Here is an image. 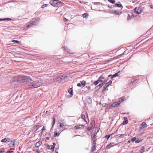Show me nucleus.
I'll list each match as a JSON object with an SVG mask.
<instances>
[{
  "mask_svg": "<svg viewBox=\"0 0 153 153\" xmlns=\"http://www.w3.org/2000/svg\"><path fill=\"white\" fill-rule=\"evenodd\" d=\"M81 117L82 119L84 121L87 122L86 120L85 117L84 115L82 114L81 115Z\"/></svg>",
  "mask_w": 153,
  "mask_h": 153,
  "instance_id": "obj_31",
  "label": "nucleus"
},
{
  "mask_svg": "<svg viewBox=\"0 0 153 153\" xmlns=\"http://www.w3.org/2000/svg\"><path fill=\"white\" fill-rule=\"evenodd\" d=\"M21 76H13L10 80V83L12 84H16L17 82H21Z\"/></svg>",
  "mask_w": 153,
  "mask_h": 153,
  "instance_id": "obj_2",
  "label": "nucleus"
},
{
  "mask_svg": "<svg viewBox=\"0 0 153 153\" xmlns=\"http://www.w3.org/2000/svg\"><path fill=\"white\" fill-rule=\"evenodd\" d=\"M92 145L93 146H96V139H95L94 140H92Z\"/></svg>",
  "mask_w": 153,
  "mask_h": 153,
  "instance_id": "obj_35",
  "label": "nucleus"
},
{
  "mask_svg": "<svg viewBox=\"0 0 153 153\" xmlns=\"http://www.w3.org/2000/svg\"><path fill=\"white\" fill-rule=\"evenodd\" d=\"M124 135H125L124 134H121L120 135L119 137H120V138H122L124 136Z\"/></svg>",
  "mask_w": 153,
  "mask_h": 153,
  "instance_id": "obj_53",
  "label": "nucleus"
},
{
  "mask_svg": "<svg viewBox=\"0 0 153 153\" xmlns=\"http://www.w3.org/2000/svg\"><path fill=\"white\" fill-rule=\"evenodd\" d=\"M84 128V126L83 125H77L74 127V128L76 130L79 129H82Z\"/></svg>",
  "mask_w": 153,
  "mask_h": 153,
  "instance_id": "obj_9",
  "label": "nucleus"
},
{
  "mask_svg": "<svg viewBox=\"0 0 153 153\" xmlns=\"http://www.w3.org/2000/svg\"><path fill=\"white\" fill-rule=\"evenodd\" d=\"M16 140H10V147H15V146L16 145Z\"/></svg>",
  "mask_w": 153,
  "mask_h": 153,
  "instance_id": "obj_10",
  "label": "nucleus"
},
{
  "mask_svg": "<svg viewBox=\"0 0 153 153\" xmlns=\"http://www.w3.org/2000/svg\"><path fill=\"white\" fill-rule=\"evenodd\" d=\"M87 101L89 104H91L92 102V99L91 98L88 97L87 99Z\"/></svg>",
  "mask_w": 153,
  "mask_h": 153,
  "instance_id": "obj_30",
  "label": "nucleus"
},
{
  "mask_svg": "<svg viewBox=\"0 0 153 153\" xmlns=\"http://www.w3.org/2000/svg\"><path fill=\"white\" fill-rule=\"evenodd\" d=\"M40 19L38 17L35 19L33 21H32L30 23L28 24L27 27V28L33 26L35 25L38 24V22L40 21Z\"/></svg>",
  "mask_w": 153,
  "mask_h": 153,
  "instance_id": "obj_4",
  "label": "nucleus"
},
{
  "mask_svg": "<svg viewBox=\"0 0 153 153\" xmlns=\"http://www.w3.org/2000/svg\"><path fill=\"white\" fill-rule=\"evenodd\" d=\"M17 58L16 56H15L14 57H13V58H12V59H10V60H11L12 61H14V62H18V61L17 59Z\"/></svg>",
  "mask_w": 153,
  "mask_h": 153,
  "instance_id": "obj_20",
  "label": "nucleus"
},
{
  "mask_svg": "<svg viewBox=\"0 0 153 153\" xmlns=\"http://www.w3.org/2000/svg\"><path fill=\"white\" fill-rule=\"evenodd\" d=\"M40 126L38 125H37L35 126H34L33 127V129L35 131H37L40 127Z\"/></svg>",
  "mask_w": 153,
  "mask_h": 153,
  "instance_id": "obj_19",
  "label": "nucleus"
},
{
  "mask_svg": "<svg viewBox=\"0 0 153 153\" xmlns=\"http://www.w3.org/2000/svg\"><path fill=\"white\" fill-rule=\"evenodd\" d=\"M51 149L52 150V151L53 152L54 151V149L55 148L54 146H53V145H51Z\"/></svg>",
  "mask_w": 153,
  "mask_h": 153,
  "instance_id": "obj_44",
  "label": "nucleus"
},
{
  "mask_svg": "<svg viewBox=\"0 0 153 153\" xmlns=\"http://www.w3.org/2000/svg\"><path fill=\"white\" fill-rule=\"evenodd\" d=\"M105 79V77L103 76H100L99 78V79L100 81L101 82H103V79Z\"/></svg>",
  "mask_w": 153,
  "mask_h": 153,
  "instance_id": "obj_26",
  "label": "nucleus"
},
{
  "mask_svg": "<svg viewBox=\"0 0 153 153\" xmlns=\"http://www.w3.org/2000/svg\"><path fill=\"white\" fill-rule=\"evenodd\" d=\"M45 147L47 149H50V146L48 144L45 145Z\"/></svg>",
  "mask_w": 153,
  "mask_h": 153,
  "instance_id": "obj_46",
  "label": "nucleus"
},
{
  "mask_svg": "<svg viewBox=\"0 0 153 153\" xmlns=\"http://www.w3.org/2000/svg\"><path fill=\"white\" fill-rule=\"evenodd\" d=\"M11 45V44L10 43V45ZM13 45H10V51H11V49L13 48Z\"/></svg>",
  "mask_w": 153,
  "mask_h": 153,
  "instance_id": "obj_56",
  "label": "nucleus"
},
{
  "mask_svg": "<svg viewBox=\"0 0 153 153\" xmlns=\"http://www.w3.org/2000/svg\"><path fill=\"white\" fill-rule=\"evenodd\" d=\"M134 16H129L127 18V20L129 21L131 19H133L134 18Z\"/></svg>",
  "mask_w": 153,
  "mask_h": 153,
  "instance_id": "obj_34",
  "label": "nucleus"
},
{
  "mask_svg": "<svg viewBox=\"0 0 153 153\" xmlns=\"http://www.w3.org/2000/svg\"><path fill=\"white\" fill-rule=\"evenodd\" d=\"M41 83L39 80H36L30 83L29 85V87L31 88H34L39 87L41 85Z\"/></svg>",
  "mask_w": 153,
  "mask_h": 153,
  "instance_id": "obj_1",
  "label": "nucleus"
},
{
  "mask_svg": "<svg viewBox=\"0 0 153 153\" xmlns=\"http://www.w3.org/2000/svg\"><path fill=\"white\" fill-rule=\"evenodd\" d=\"M42 142L41 141H39L36 143L35 145V147L36 148H39L41 145Z\"/></svg>",
  "mask_w": 153,
  "mask_h": 153,
  "instance_id": "obj_15",
  "label": "nucleus"
},
{
  "mask_svg": "<svg viewBox=\"0 0 153 153\" xmlns=\"http://www.w3.org/2000/svg\"><path fill=\"white\" fill-rule=\"evenodd\" d=\"M10 141V139L8 138H5L4 139H2L1 141L2 142H8Z\"/></svg>",
  "mask_w": 153,
  "mask_h": 153,
  "instance_id": "obj_16",
  "label": "nucleus"
},
{
  "mask_svg": "<svg viewBox=\"0 0 153 153\" xmlns=\"http://www.w3.org/2000/svg\"><path fill=\"white\" fill-rule=\"evenodd\" d=\"M113 133H112L110 134H108L107 135H106L105 136V137L107 139V140H108L109 138L113 134Z\"/></svg>",
  "mask_w": 153,
  "mask_h": 153,
  "instance_id": "obj_24",
  "label": "nucleus"
},
{
  "mask_svg": "<svg viewBox=\"0 0 153 153\" xmlns=\"http://www.w3.org/2000/svg\"><path fill=\"white\" fill-rule=\"evenodd\" d=\"M15 56H16V55L14 53H12L11 52H10V58L11 59H12L13 57H14Z\"/></svg>",
  "mask_w": 153,
  "mask_h": 153,
  "instance_id": "obj_33",
  "label": "nucleus"
},
{
  "mask_svg": "<svg viewBox=\"0 0 153 153\" xmlns=\"http://www.w3.org/2000/svg\"><path fill=\"white\" fill-rule=\"evenodd\" d=\"M112 143H110V144H108V145L106 146V147L105 148L106 149H109L110 148L111 146L113 147L114 145L112 146Z\"/></svg>",
  "mask_w": 153,
  "mask_h": 153,
  "instance_id": "obj_29",
  "label": "nucleus"
},
{
  "mask_svg": "<svg viewBox=\"0 0 153 153\" xmlns=\"http://www.w3.org/2000/svg\"><path fill=\"white\" fill-rule=\"evenodd\" d=\"M108 1L109 2L113 4H114L115 2V0H108Z\"/></svg>",
  "mask_w": 153,
  "mask_h": 153,
  "instance_id": "obj_40",
  "label": "nucleus"
},
{
  "mask_svg": "<svg viewBox=\"0 0 153 153\" xmlns=\"http://www.w3.org/2000/svg\"><path fill=\"white\" fill-rule=\"evenodd\" d=\"M140 7H139L137 8V11H140Z\"/></svg>",
  "mask_w": 153,
  "mask_h": 153,
  "instance_id": "obj_64",
  "label": "nucleus"
},
{
  "mask_svg": "<svg viewBox=\"0 0 153 153\" xmlns=\"http://www.w3.org/2000/svg\"><path fill=\"white\" fill-rule=\"evenodd\" d=\"M106 87V85H105V86H104L103 87V89L102 90V91H104L106 90H107L108 89L107 88L108 87Z\"/></svg>",
  "mask_w": 153,
  "mask_h": 153,
  "instance_id": "obj_45",
  "label": "nucleus"
},
{
  "mask_svg": "<svg viewBox=\"0 0 153 153\" xmlns=\"http://www.w3.org/2000/svg\"><path fill=\"white\" fill-rule=\"evenodd\" d=\"M120 104V102H115L111 104V106L114 107H117Z\"/></svg>",
  "mask_w": 153,
  "mask_h": 153,
  "instance_id": "obj_12",
  "label": "nucleus"
},
{
  "mask_svg": "<svg viewBox=\"0 0 153 153\" xmlns=\"http://www.w3.org/2000/svg\"><path fill=\"white\" fill-rule=\"evenodd\" d=\"M142 125L143 128H146L147 127V124L145 122H143L142 123Z\"/></svg>",
  "mask_w": 153,
  "mask_h": 153,
  "instance_id": "obj_38",
  "label": "nucleus"
},
{
  "mask_svg": "<svg viewBox=\"0 0 153 153\" xmlns=\"http://www.w3.org/2000/svg\"><path fill=\"white\" fill-rule=\"evenodd\" d=\"M36 151L37 153H40V151L39 149L36 150Z\"/></svg>",
  "mask_w": 153,
  "mask_h": 153,
  "instance_id": "obj_58",
  "label": "nucleus"
},
{
  "mask_svg": "<svg viewBox=\"0 0 153 153\" xmlns=\"http://www.w3.org/2000/svg\"><path fill=\"white\" fill-rule=\"evenodd\" d=\"M21 82H28L32 81L30 77L27 76H21Z\"/></svg>",
  "mask_w": 153,
  "mask_h": 153,
  "instance_id": "obj_5",
  "label": "nucleus"
},
{
  "mask_svg": "<svg viewBox=\"0 0 153 153\" xmlns=\"http://www.w3.org/2000/svg\"><path fill=\"white\" fill-rule=\"evenodd\" d=\"M88 15L87 13H85L82 14V16L83 18H86L88 17Z\"/></svg>",
  "mask_w": 153,
  "mask_h": 153,
  "instance_id": "obj_43",
  "label": "nucleus"
},
{
  "mask_svg": "<svg viewBox=\"0 0 153 153\" xmlns=\"http://www.w3.org/2000/svg\"><path fill=\"white\" fill-rule=\"evenodd\" d=\"M96 137V134H92L91 139V140H94L95 139V138Z\"/></svg>",
  "mask_w": 153,
  "mask_h": 153,
  "instance_id": "obj_23",
  "label": "nucleus"
},
{
  "mask_svg": "<svg viewBox=\"0 0 153 153\" xmlns=\"http://www.w3.org/2000/svg\"><path fill=\"white\" fill-rule=\"evenodd\" d=\"M86 88H87V89H90L91 88L90 86H86Z\"/></svg>",
  "mask_w": 153,
  "mask_h": 153,
  "instance_id": "obj_61",
  "label": "nucleus"
},
{
  "mask_svg": "<svg viewBox=\"0 0 153 153\" xmlns=\"http://www.w3.org/2000/svg\"><path fill=\"white\" fill-rule=\"evenodd\" d=\"M77 86H78V87H81V86H82V85H81V83H77Z\"/></svg>",
  "mask_w": 153,
  "mask_h": 153,
  "instance_id": "obj_52",
  "label": "nucleus"
},
{
  "mask_svg": "<svg viewBox=\"0 0 153 153\" xmlns=\"http://www.w3.org/2000/svg\"><path fill=\"white\" fill-rule=\"evenodd\" d=\"M59 134H60V133L56 132H55L54 135V137H55L57 136H59Z\"/></svg>",
  "mask_w": 153,
  "mask_h": 153,
  "instance_id": "obj_37",
  "label": "nucleus"
},
{
  "mask_svg": "<svg viewBox=\"0 0 153 153\" xmlns=\"http://www.w3.org/2000/svg\"><path fill=\"white\" fill-rule=\"evenodd\" d=\"M45 127L44 126H43V127L42 128V132H43V130H45Z\"/></svg>",
  "mask_w": 153,
  "mask_h": 153,
  "instance_id": "obj_59",
  "label": "nucleus"
},
{
  "mask_svg": "<svg viewBox=\"0 0 153 153\" xmlns=\"http://www.w3.org/2000/svg\"><path fill=\"white\" fill-rule=\"evenodd\" d=\"M96 146H93L91 147V152H93L96 150Z\"/></svg>",
  "mask_w": 153,
  "mask_h": 153,
  "instance_id": "obj_21",
  "label": "nucleus"
},
{
  "mask_svg": "<svg viewBox=\"0 0 153 153\" xmlns=\"http://www.w3.org/2000/svg\"><path fill=\"white\" fill-rule=\"evenodd\" d=\"M11 42H13L16 43H17V44H19L21 43V42H20L19 41H18L17 40H12L11 41Z\"/></svg>",
  "mask_w": 153,
  "mask_h": 153,
  "instance_id": "obj_36",
  "label": "nucleus"
},
{
  "mask_svg": "<svg viewBox=\"0 0 153 153\" xmlns=\"http://www.w3.org/2000/svg\"><path fill=\"white\" fill-rule=\"evenodd\" d=\"M124 101V98L121 97L120 98L119 100V102H122Z\"/></svg>",
  "mask_w": 153,
  "mask_h": 153,
  "instance_id": "obj_42",
  "label": "nucleus"
},
{
  "mask_svg": "<svg viewBox=\"0 0 153 153\" xmlns=\"http://www.w3.org/2000/svg\"><path fill=\"white\" fill-rule=\"evenodd\" d=\"M137 80H135L134 79H131L129 80L128 83L130 84H135L137 83Z\"/></svg>",
  "mask_w": 153,
  "mask_h": 153,
  "instance_id": "obj_11",
  "label": "nucleus"
},
{
  "mask_svg": "<svg viewBox=\"0 0 153 153\" xmlns=\"http://www.w3.org/2000/svg\"><path fill=\"white\" fill-rule=\"evenodd\" d=\"M43 132H42V131H41V132L39 134V136H41Z\"/></svg>",
  "mask_w": 153,
  "mask_h": 153,
  "instance_id": "obj_63",
  "label": "nucleus"
},
{
  "mask_svg": "<svg viewBox=\"0 0 153 153\" xmlns=\"http://www.w3.org/2000/svg\"><path fill=\"white\" fill-rule=\"evenodd\" d=\"M63 49L65 53H66L67 54H68V53H69L70 54H73L72 51L67 47L63 46Z\"/></svg>",
  "mask_w": 153,
  "mask_h": 153,
  "instance_id": "obj_6",
  "label": "nucleus"
},
{
  "mask_svg": "<svg viewBox=\"0 0 153 153\" xmlns=\"http://www.w3.org/2000/svg\"><path fill=\"white\" fill-rule=\"evenodd\" d=\"M50 4L53 6L60 7L63 5V3L57 0H51L50 1Z\"/></svg>",
  "mask_w": 153,
  "mask_h": 153,
  "instance_id": "obj_3",
  "label": "nucleus"
},
{
  "mask_svg": "<svg viewBox=\"0 0 153 153\" xmlns=\"http://www.w3.org/2000/svg\"><path fill=\"white\" fill-rule=\"evenodd\" d=\"M98 81H97V80L94 81L93 83L94 84L95 86L98 84Z\"/></svg>",
  "mask_w": 153,
  "mask_h": 153,
  "instance_id": "obj_49",
  "label": "nucleus"
},
{
  "mask_svg": "<svg viewBox=\"0 0 153 153\" xmlns=\"http://www.w3.org/2000/svg\"><path fill=\"white\" fill-rule=\"evenodd\" d=\"M58 150H59L58 148L56 149V151H55L56 153H58Z\"/></svg>",
  "mask_w": 153,
  "mask_h": 153,
  "instance_id": "obj_57",
  "label": "nucleus"
},
{
  "mask_svg": "<svg viewBox=\"0 0 153 153\" xmlns=\"http://www.w3.org/2000/svg\"><path fill=\"white\" fill-rule=\"evenodd\" d=\"M137 7H135L134 9V12L136 13V12L137 11V10H136V9H137Z\"/></svg>",
  "mask_w": 153,
  "mask_h": 153,
  "instance_id": "obj_54",
  "label": "nucleus"
},
{
  "mask_svg": "<svg viewBox=\"0 0 153 153\" xmlns=\"http://www.w3.org/2000/svg\"><path fill=\"white\" fill-rule=\"evenodd\" d=\"M52 120H53V121H52V127H53L54 126V125L55 123L56 120H55V118H53Z\"/></svg>",
  "mask_w": 153,
  "mask_h": 153,
  "instance_id": "obj_39",
  "label": "nucleus"
},
{
  "mask_svg": "<svg viewBox=\"0 0 153 153\" xmlns=\"http://www.w3.org/2000/svg\"><path fill=\"white\" fill-rule=\"evenodd\" d=\"M108 78H107V79H105L104 81L105 82H106L108 80Z\"/></svg>",
  "mask_w": 153,
  "mask_h": 153,
  "instance_id": "obj_62",
  "label": "nucleus"
},
{
  "mask_svg": "<svg viewBox=\"0 0 153 153\" xmlns=\"http://www.w3.org/2000/svg\"><path fill=\"white\" fill-rule=\"evenodd\" d=\"M124 120L122 124L123 125H124L127 124L128 123V120L127 118L126 117H125L123 118Z\"/></svg>",
  "mask_w": 153,
  "mask_h": 153,
  "instance_id": "obj_14",
  "label": "nucleus"
},
{
  "mask_svg": "<svg viewBox=\"0 0 153 153\" xmlns=\"http://www.w3.org/2000/svg\"><path fill=\"white\" fill-rule=\"evenodd\" d=\"M92 125L91 124V125H89L88 127L87 128L86 132L88 135H89L91 134L92 132Z\"/></svg>",
  "mask_w": 153,
  "mask_h": 153,
  "instance_id": "obj_7",
  "label": "nucleus"
},
{
  "mask_svg": "<svg viewBox=\"0 0 153 153\" xmlns=\"http://www.w3.org/2000/svg\"><path fill=\"white\" fill-rule=\"evenodd\" d=\"M114 7H123V6L121 4H116L114 5L113 6Z\"/></svg>",
  "mask_w": 153,
  "mask_h": 153,
  "instance_id": "obj_25",
  "label": "nucleus"
},
{
  "mask_svg": "<svg viewBox=\"0 0 153 153\" xmlns=\"http://www.w3.org/2000/svg\"><path fill=\"white\" fill-rule=\"evenodd\" d=\"M145 147H144V146H142L141 148V149H140V153H143V152H145Z\"/></svg>",
  "mask_w": 153,
  "mask_h": 153,
  "instance_id": "obj_32",
  "label": "nucleus"
},
{
  "mask_svg": "<svg viewBox=\"0 0 153 153\" xmlns=\"http://www.w3.org/2000/svg\"><path fill=\"white\" fill-rule=\"evenodd\" d=\"M81 84L82 85V86L83 87H84L85 86L86 84V82L84 80H83L81 82H80Z\"/></svg>",
  "mask_w": 153,
  "mask_h": 153,
  "instance_id": "obj_28",
  "label": "nucleus"
},
{
  "mask_svg": "<svg viewBox=\"0 0 153 153\" xmlns=\"http://www.w3.org/2000/svg\"><path fill=\"white\" fill-rule=\"evenodd\" d=\"M136 140V137H134L131 139V141L132 142H133L134 141H135Z\"/></svg>",
  "mask_w": 153,
  "mask_h": 153,
  "instance_id": "obj_47",
  "label": "nucleus"
},
{
  "mask_svg": "<svg viewBox=\"0 0 153 153\" xmlns=\"http://www.w3.org/2000/svg\"><path fill=\"white\" fill-rule=\"evenodd\" d=\"M112 83V81L110 80L108 82L105 83V85L106 86V87H108Z\"/></svg>",
  "mask_w": 153,
  "mask_h": 153,
  "instance_id": "obj_18",
  "label": "nucleus"
},
{
  "mask_svg": "<svg viewBox=\"0 0 153 153\" xmlns=\"http://www.w3.org/2000/svg\"><path fill=\"white\" fill-rule=\"evenodd\" d=\"M48 6V4H44L42 5V8H44L45 7H47Z\"/></svg>",
  "mask_w": 153,
  "mask_h": 153,
  "instance_id": "obj_48",
  "label": "nucleus"
},
{
  "mask_svg": "<svg viewBox=\"0 0 153 153\" xmlns=\"http://www.w3.org/2000/svg\"><path fill=\"white\" fill-rule=\"evenodd\" d=\"M142 141V140H140V139H138L136 140L135 141V143H138Z\"/></svg>",
  "mask_w": 153,
  "mask_h": 153,
  "instance_id": "obj_41",
  "label": "nucleus"
},
{
  "mask_svg": "<svg viewBox=\"0 0 153 153\" xmlns=\"http://www.w3.org/2000/svg\"><path fill=\"white\" fill-rule=\"evenodd\" d=\"M67 125L65 122H63L62 123H60L59 127L62 128V131L65 130V127Z\"/></svg>",
  "mask_w": 153,
  "mask_h": 153,
  "instance_id": "obj_8",
  "label": "nucleus"
},
{
  "mask_svg": "<svg viewBox=\"0 0 153 153\" xmlns=\"http://www.w3.org/2000/svg\"><path fill=\"white\" fill-rule=\"evenodd\" d=\"M103 85V83H100L99 85V87H100V88H101Z\"/></svg>",
  "mask_w": 153,
  "mask_h": 153,
  "instance_id": "obj_50",
  "label": "nucleus"
},
{
  "mask_svg": "<svg viewBox=\"0 0 153 153\" xmlns=\"http://www.w3.org/2000/svg\"><path fill=\"white\" fill-rule=\"evenodd\" d=\"M100 87H99L98 85L96 86L95 87V89H100Z\"/></svg>",
  "mask_w": 153,
  "mask_h": 153,
  "instance_id": "obj_55",
  "label": "nucleus"
},
{
  "mask_svg": "<svg viewBox=\"0 0 153 153\" xmlns=\"http://www.w3.org/2000/svg\"><path fill=\"white\" fill-rule=\"evenodd\" d=\"M140 11H137L136 12V13L137 14H140L142 11L143 10V8L142 7H140Z\"/></svg>",
  "mask_w": 153,
  "mask_h": 153,
  "instance_id": "obj_27",
  "label": "nucleus"
},
{
  "mask_svg": "<svg viewBox=\"0 0 153 153\" xmlns=\"http://www.w3.org/2000/svg\"><path fill=\"white\" fill-rule=\"evenodd\" d=\"M72 87L69 89L68 90V92L71 95H73V90L72 89Z\"/></svg>",
  "mask_w": 153,
  "mask_h": 153,
  "instance_id": "obj_22",
  "label": "nucleus"
},
{
  "mask_svg": "<svg viewBox=\"0 0 153 153\" xmlns=\"http://www.w3.org/2000/svg\"><path fill=\"white\" fill-rule=\"evenodd\" d=\"M120 71H119L117 73L114 74L112 75V76L111 77V79H112L114 77L116 76H119L118 73L120 72Z\"/></svg>",
  "mask_w": 153,
  "mask_h": 153,
  "instance_id": "obj_17",
  "label": "nucleus"
},
{
  "mask_svg": "<svg viewBox=\"0 0 153 153\" xmlns=\"http://www.w3.org/2000/svg\"><path fill=\"white\" fill-rule=\"evenodd\" d=\"M63 19H64V21L65 22L68 21V19L65 18H64Z\"/></svg>",
  "mask_w": 153,
  "mask_h": 153,
  "instance_id": "obj_60",
  "label": "nucleus"
},
{
  "mask_svg": "<svg viewBox=\"0 0 153 153\" xmlns=\"http://www.w3.org/2000/svg\"><path fill=\"white\" fill-rule=\"evenodd\" d=\"M10 21V18H4L3 19V21Z\"/></svg>",
  "mask_w": 153,
  "mask_h": 153,
  "instance_id": "obj_51",
  "label": "nucleus"
},
{
  "mask_svg": "<svg viewBox=\"0 0 153 153\" xmlns=\"http://www.w3.org/2000/svg\"><path fill=\"white\" fill-rule=\"evenodd\" d=\"M110 13H113L115 14V15H118L120 14L121 13H119L118 12V11L117 10H112L110 11Z\"/></svg>",
  "mask_w": 153,
  "mask_h": 153,
  "instance_id": "obj_13",
  "label": "nucleus"
}]
</instances>
